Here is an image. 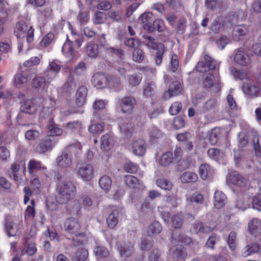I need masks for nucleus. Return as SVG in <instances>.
Instances as JSON below:
<instances>
[{
  "instance_id": "f257e3e1",
  "label": "nucleus",
  "mask_w": 261,
  "mask_h": 261,
  "mask_svg": "<svg viewBox=\"0 0 261 261\" xmlns=\"http://www.w3.org/2000/svg\"><path fill=\"white\" fill-rule=\"evenodd\" d=\"M58 181L56 189L57 201L65 204L73 199L76 193L74 183L69 180H63L58 178Z\"/></svg>"
},
{
  "instance_id": "f03ea898",
  "label": "nucleus",
  "mask_w": 261,
  "mask_h": 261,
  "mask_svg": "<svg viewBox=\"0 0 261 261\" xmlns=\"http://www.w3.org/2000/svg\"><path fill=\"white\" fill-rule=\"evenodd\" d=\"M34 29L24 21H20L16 24L14 34L18 39V48L20 52L23 49L24 43H25L24 38H26L27 44L32 42L34 40Z\"/></svg>"
},
{
  "instance_id": "7ed1b4c3",
  "label": "nucleus",
  "mask_w": 261,
  "mask_h": 261,
  "mask_svg": "<svg viewBox=\"0 0 261 261\" xmlns=\"http://www.w3.org/2000/svg\"><path fill=\"white\" fill-rule=\"evenodd\" d=\"M80 146L79 143H73L66 146L56 159L58 167L62 169L69 168L72 164L73 150L79 148Z\"/></svg>"
},
{
  "instance_id": "20e7f679",
  "label": "nucleus",
  "mask_w": 261,
  "mask_h": 261,
  "mask_svg": "<svg viewBox=\"0 0 261 261\" xmlns=\"http://www.w3.org/2000/svg\"><path fill=\"white\" fill-rule=\"evenodd\" d=\"M64 227L66 232L74 234L75 236L72 238L74 246L77 245V244L75 242L76 239V238L85 237L84 233L79 232L81 225L79 221L75 218H70L67 219L64 222Z\"/></svg>"
},
{
  "instance_id": "39448f33",
  "label": "nucleus",
  "mask_w": 261,
  "mask_h": 261,
  "mask_svg": "<svg viewBox=\"0 0 261 261\" xmlns=\"http://www.w3.org/2000/svg\"><path fill=\"white\" fill-rule=\"evenodd\" d=\"M58 140L53 136H47L41 139L37 146L36 150L40 153H45L53 149Z\"/></svg>"
},
{
  "instance_id": "423d86ee",
  "label": "nucleus",
  "mask_w": 261,
  "mask_h": 261,
  "mask_svg": "<svg viewBox=\"0 0 261 261\" xmlns=\"http://www.w3.org/2000/svg\"><path fill=\"white\" fill-rule=\"evenodd\" d=\"M120 107L123 113L130 114L136 105V99L133 96H125L120 100Z\"/></svg>"
},
{
  "instance_id": "0eeeda50",
  "label": "nucleus",
  "mask_w": 261,
  "mask_h": 261,
  "mask_svg": "<svg viewBox=\"0 0 261 261\" xmlns=\"http://www.w3.org/2000/svg\"><path fill=\"white\" fill-rule=\"evenodd\" d=\"M218 63L215 60L210 56L205 55L204 60L199 61L197 63L196 69L200 72H205L216 69Z\"/></svg>"
},
{
  "instance_id": "6e6552de",
  "label": "nucleus",
  "mask_w": 261,
  "mask_h": 261,
  "mask_svg": "<svg viewBox=\"0 0 261 261\" xmlns=\"http://www.w3.org/2000/svg\"><path fill=\"white\" fill-rule=\"evenodd\" d=\"M233 61L238 64L243 66H249L251 62L249 56L246 54L242 48H239L234 51Z\"/></svg>"
},
{
  "instance_id": "1a4fd4ad",
  "label": "nucleus",
  "mask_w": 261,
  "mask_h": 261,
  "mask_svg": "<svg viewBox=\"0 0 261 261\" xmlns=\"http://www.w3.org/2000/svg\"><path fill=\"white\" fill-rule=\"evenodd\" d=\"M78 174L85 181H90L94 177V167L88 163H83L79 167Z\"/></svg>"
},
{
  "instance_id": "9d476101",
  "label": "nucleus",
  "mask_w": 261,
  "mask_h": 261,
  "mask_svg": "<svg viewBox=\"0 0 261 261\" xmlns=\"http://www.w3.org/2000/svg\"><path fill=\"white\" fill-rule=\"evenodd\" d=\"M243 92L248 95L257 97L259 95L260 87L258 85L251 81L243 83L242 86Z\"/></svg>"
},
{
  "instance_id": "9b49d317",
  "label": "nucleus",
  "mask_w": 261,
  "mask_h": 261,
  "mask_svg": "<svg viewBox=\"0 0 261 261\" xmlns=\"http://www.w3.org/2000/svg\"><path fill=\"white\" fill-rule=\"evenodd\" d=\"M182 90V87L180 83L177 81H174L169 86L168 90L164 93L163 98L165 100H167L173 96L179 95Z\"/></svg>"
},
{
  "instance_id": "f8f14e48",
  "label": "nucleus",
  "mask_w": 261,
  "mask_h": 261,
  "mask_svg": "<svg viewBox=\"0 0 261 261\" xmlns=\"http://www.w3.org/2000/svg\"><path fill=\"white\" fill-rule=\"evenodd\" d=\"M227 181L241 188L245 187L247 185L246 179L236 171H233L229 173Z\"/></svg>"
},
{
  "instance_id": "ddd939ff",
  "label": "nucleus",
  "mask_w": 261,
  "mask_h": 261,
  "mask_svg": "<svg viewBox=\"0 0 261 261\" xmlns=\"http://www.w3.org/2000/svg\"><path fill=\"white\" fill-rule=\"evenodd\" d=\"M170 253L174 261H184L187 256L184 248L180 245L172 246Z\"/></svg>"
},
{
  "instance_id": "4468645a",
  "label": "nucleus",
  "mask_w": 261,
  "mask_h": 261,
  "mask_svg": "<svg viewBox=\"0 0 261 261\" xmlns=\"http://www.w3.org/2000/svg\"><path fill=\"white\" fill-rule=\"evenodd\" d=\"M117 250L122 257H128L134 253V245L130 242L117 245Z\"/></svg>"
},
{
  "instance_id": "2eb2a0df",
  "label": "nucleus",
  "mask_w": 261,
  "mask_h": 261,
  "mask_svg": "<svg viewBox=\"0 0 261 261\" xmlns=\"http://www.w3.org/2000/svg\"><path fill=\"white\" fill-rule=\"evenodd\" d=\"M91 82L98 89L104 88L108 86V77L103 73L97 72L93 75Z\"/></svg>"
},
{
  "instance_id": "dca6fc26",
  "label": "nucleus",
  "mask_w": 261,
  "mask_h": 261,
  "mask_svg": "<svg viewBox=\"0 0 261 261\" xmlns=\"http://www.w3.org/2000/svg\"><path fill=\"white\" fill-rule=\"evenodd\" d=\"M106 211L107 212H111L106 221L109 227L113 228L118 222L119 211L117 208L114 207L107 208Z\"/></svg>"
},
{
  "instance_id": "f3484780",
  "label": "nucleus",
  "mask_w": 261,
  "mask_h": 261,
  "mask_svg": "<svg viewBox=\"0 0 261 261\" xmlns=\"http://www.w3.org/2000/svg\"><path fill=\"white\" fill-rule=\"evenodd\" d=\"M146 144L144 140L138 139L135 141L132 144L133 152L137 156H142L145 152Z\"/></svg>"
},
{
  "instance_id": "a211bd4d",
  "label": "nucleus",
  "mask_w": 261,
  "mask_h": 261,
  "mask_svg": "<svg viewBox=\"0 0 261 261\" xmlns=\"http://www.w3.org/2000/svg\"><path fill=\"white\" fill-rule=\"evenodd\" d=\"M248 229L252 236H258L261 234V221L257 218L252 219L248 223Z\"/></svg>"
},
{
  "instance_id": "6ab92c4d",
  "label": "nucleus",
  "mask_w": 261,
  "mask_h": 261,
  "mask_svg": "<svg viewBox=\"0 0 261 261\" xmlns=\"http://www.w3.org/2000/svg\"><path fill=\"white\" fill-rule=\"evenodd\" d=\"M107 103V101L101 99H97L95 100L93 105V108L94 110L93 114L96 118L101 120L105 119V115H100V112L105 108Z\"/></svg>"
},
{
  "instance_id": "aec40b11",
  "label": "nucleus",
  "mask_w": 261,
  "mask_h": 261,
  "mask_svg": "<svg viewBox=\"0 0 261 261\" xmlns=\"http://www.w3.org/2000/svg\"><path fill=\"white\" fill-rule=\"evenodd\" d=\"M208 141L211 145H215L222 136V130L219 127H215L207 133Z\"/></svg>"
},
{
  "instance_id": "412c9836",
  "label": "nucleus",
  "mask_w": 261,
  "mask_h": 261,
  "mask_svg": "<svg viewBox=\"0 0 261 261\" xmlns=\"http://www.w3.org/2000/svg\"><path fill=\"white\" fill-rule=\"evenodd\" d=\"M214 204L216 208L220 209L226 204L227 198L224 193L222 191L217 190L214 194Z\"/></svg>"
},
{
  "instance_id": "4be33fe9",
  "label": "nucleus",
  "mask_w": 261,
  "mask_h": 261,
  "mask_svg": "<svg viewBox=\"0 0 261 261\" xmlns=\"http://www.w3.org/2000/svg\"><path fill=\"white\" fill-rule=\"evenodd\" d=\"M114 145L113 137L109 134L102 135L100 139V148L105 151L110 150Z\"/></svg>"
},
{
  "instance_id": "5701e85b",
  "label": "nucleus",
  "mask_w": 261,
  "mask_h": 261,
  "mask_svg": "<svg viewBox=\"0 0 261 261\" xmlns=\"http://www.w3.org/2000/svg\"><path fill=\"white\" fill-rule=\"evenodd\" d=\"M62 53L66 57L72 58L74 56V50L73 46V42L70 40L68 37L62 47Z\"/></svg>"
},
{
  "instance_id": "b1692460",
  "label": "nucleus",
  "mask_w": 261,
  "mask_h": 261,
  "mask_svg": "<svg viewBox=\"0 0 261 261\" xmlns=\"http://www.w3.org/2000/svg\"><path fill=\"white\" fill-rule=\"evenodd\" d=\"M213 173V170L211 168L210 165L207 164H202L199 167V175L203 180L211 178Z\"/></svg>"
},
{
  "instance_id": "393cba45",
  "label": "nucleus",
  "mask_w": 261,
  "mask_h": 261,
  "mask_svg": "<svg viewBox=\"0 0 261 261\" xmlns=\"http://www.w3.org/2000/svg\"><path fill=\"white\" fill-rule=\"evenodd\" d=\"M47 129L50 135L49 136H59L63 133V130L59 124H56L53 119H50L47 125Z\"/></svg>"
},
{
  "instance_id": "a878e982",
  "label": "nucleus",
  "mask_w": 261,
  "mask_h": 261,
  "mask_svg": "<svg viewBox=\"0 0 261 261\" xmlns=\"http://www.w3.org/2000/svg\"><path fill=\"white\" fill-rule=\"evenodd\" d=\"M214 230V227L210 225H204L202 222H198L193 226L192 231L195 233H207Z\"/></svg>"
},
{
  "instance_id": "bb28decb",
  "label": "nucleus",
  "mask_w": 261,
  "mask_h": 261,
  "mask_svg": "<svg viewBox=\"0 0 261 261\" xmlns=\"http://www.w3.org/2000/svg\"><path fill=\"white\" fill-rule=\"evenodd\" d=\"M37 110V106L34 104L33 100H27L23 102L20 107L21 112L32 114Z\"/></svg>"
},
{
  "instance_id": "cd10ccee",
  "label": "nucleus",
  "mask_w": 261,
  "mask_h": 261,
  "mask_svg": "<svg viewBox=\"0 0 261 261\" xmlns=\"http://www.w3.org/2000/svg\"><path fill=\"white\" fill-rule=\"evenodd\" d=\"M87 95V89L86 87L82 86L79 88L75 95V102L78 106L81 107L85 103Z\"/></svg>"
},
{
  "instance_id": "c85d7f7f",
  "label": "nucleus",
  "mask_w": 261,
  "mask_h": 261,
  "mask_svg": "<svg viewBox=\"0 0 261 261\" xmlns=\"http://www.w3.org/2000/svg\"><path fill=\"white\" fill-rule=\"evenodd\" d=\"M5 228L9 236H15L18 231L17 225L14 223L9 218L5 219Z\"/></svg>"
},
{
  "instance_id": "c756f323",
  "label": "nucleus",
  "mask_w": 261,
  "mask_h": 261,
  "mask_svg": "<svg viewBox=\"0 0 261 261\" xmlns=\"http://www.w3.org/2000/svg\"><path fill=\"white\" fill-rule=\"evenodd\" d=\"M165 29V24L163 20L157 19L152 21L151 25H146L145 30L149 32H154L156 30L160 32H163Z\"/></svg>"
},
{
  "instance_id": "7c9ffc66",
  "label": "nucleus",
  "mask_w": 261,
  "mask_h": 261,
  "mask_svg": "<svg viewBox=\"0 0 261 261\" xmlns=\"http://www.w3.org/2000/svg\"><path fill=\"white\" fill-rule=\"evenodd\" d=\"M251 198L248 196H245L237 200L236 206L237 208L244 211L250 207Z\"/></svg>"
},
{
  "instance_id": "2f4dec72",
  "label": "nucleus",
  "mask_w": 261,
  "mask_h": 261,
  "mask_svg": "<svg viewBox=\"0 0 261 261\" xmlns=\"http://www.w3.org/2000/svg\"><path fill=\"white\" fill-rule=\"evenodd\" d=\"M176 240L179 242L187 244H190L192 242L191 239L185 234H177L176 232H173L171 236V243L173 245L175 244Z\"/></svg>"
},
{
  "instance_id": "473e14b6",
  "label": "nucleus",
  "mask_w": 261,
  "mask_h": 261,
  "mask_svg": "<svg viewBox=\"0 0 261 261\" xmlns=\"http://www.w3.org/2000/svg\"><path fill=\"white\" fill-rule=\"evenodd\" d=\"M180 179L184 183L194 182L198 180V177L196 173L187 171L180 175Z\"/></svg>"
},
{
  "instance_id": "72a5a7b5",
  "label": "nucleus",
  "mask_w": 261,
  "mask_h": 261,
  "mask_svg": "<svg viewBox=\"0 0 261 261\" xmlns=\"http://www.w3.org/2000/svg\"><path fill=\"white\" fill-rule=\"evenodd\" d=\"M224 25V19L222 17H217L212 22L211 25V30L215 33H218L223 29Z\"/></svg>"
},
{
  "instance_id": "f704fd0d",
  "label": "nucleus",
  "mask_w": 261,
  "mask_h": 261,
  "mask_svg": "<svg viewBox=\"0 0 261 261\" xmlns=\"http://www.w3.org/2000/svg\"><path fill=\"white\" fill-rule=\"evenodd\" d=\"M259 250V246L257 243H252L246 245L242 251V256L247 257L251 254L257 252Z\"/></svg>"
},
{
  "instance_id": "c9c22d12",
  "label": "nucleus",
  "mask_w": 261,
  "mask_h": 261,
  "mask_svg": "<svg viewBox=\"0 0 261 261\" xmlns=\"http://www.w3.org/2000/svg\"><path fill=\"white\" fill-rule=\"evenodd\" d=\"M42 169H45L40 161L31 160L28 164V170L30 174H33Z\"/></svg>"
},
{
  "instance_id": "e433bc0d",
  "label": "nucleus",
  "mask_w": 261,
  "mask_h": 261,
  "mask_svg": "<svg viewBox=\"0 0 261 261\" xmlns=\"http://www.w3.org/2000/svg\"><path fill=\"white\" fill-rule=\"evenodd\" d=\"M155 84L152 81H147L143 87V95L146 97L152 96L155 90Z\"/></svg>"
},
{
  "instance_id": "4c0bfd02",
  "label": "nucleus",
  "mask_w": 261,
  "mask_h": 261,
  "mask_svg": "<svg viewBox=\"0 0 261 261\" xmlns=\"http://www.w3.org/2000/svg\"><path fill=\"white\" fill-rule=\"evenodd\" d=\"M173 153L168 151L162 155L160 159L159 163L161 166L166 167L169 165L173 162Z\"/></svg>"
},
{
  "instance_id": "58836bf2",
  "label": "nucleus",
  "mask_w": 261,
  "mask_h": 261,
  "mask_svg": "<svg viewBox=\"0 0 261 261\" xmlns=\"http://www.w3.org/2000/svg\"><path fill=\"white\" fill-rule=\"evenodd\" d=\"M28 82L27 77L22 73H17L14 77V85L17 88L24 87Z\"/></svg>"
},
{
  "instance_id": "ea45409f",
  "label": "nucleus",
  "mask_w": 261,
  "mask_h": 261,
  "mask_svg": "<svg viewBox=\"0 0 261 261\" xmlns=\"http://www.w3.org/2000/svg\"><path fill=\"white\" fill-rule=\"evenodd\" d=\"M65 128L72 133L78 132L82 129V123L78 120L69 122L66 124Z\"/></svg>"
},
{
  "instance_id": "a19ab883",
  "label": "nucleus",
  "mask_w": 261,
  "mask_h": 261,
  "mask_svg": "<svg viewBox=\"0 0 261 261\" xmlns=\"http://www.w3.org/2000/svg\"><path fill=\"white\" fill-rule=\"evenodd\" d=\"M108 86L116 90L120 89L121 82L119 77L115 75H108Z\"/></svg>"
},
{
  "instance_id": "79ce46f5",
  "label": "nucleus",
  "mask_w": 261,
  "mask_h": 261,
  "mask_svg": "<svg viewBox=\"0 0 261 261\" xmlns=\"http://www.w3.org/2000/svg\"><path fill=\"white\" fill-rule=\"evenodd\" d=\"M139 22L143 24V27L145 29L146 25H151L153 21L152 13L151 12L144 13L142 14L138 19Z\"/></svg>"
},
{
  "instance_id": "37998d69",
  "label": "nucleus",
  "mask_w": 261,
  "mask_h": 261,
  "mask_svg": "<svg viewBox=\"0 0 261 261\" xmlns=\"http://www.w3.org/2000/svg\"><path fill=\"white\" fill-rule=\"evenodd\" d=\"M142 75L141 73H134L127 76L129 85L132 87L138 86L141 82Z\"/></svg>"
},
{
  "instance_id": "c03bdc74",
  "label": "nucleus",
  "mask_w": 261,
  "mask_h": 261,
  "mask_svg": "<svg viewBox=\"0 0 261 261\" xmlns=\"http://www.w3.org/2000/svg\"><path fill=\"white\" fill-rule=\"evenodd\" d=\"M111 178L108 175L102 176L99 180V185L100 188L105 191H109L112 186Z\"/></svg>"
},
{
  "instance_id": "a18cd8bd",
  "label": "nucleus",
  "mask_w": 261,
  "mask_h": 261,
  "mask_svg": "<svg viewBox=\"0 0 261 261\" xmlns=\"http://www.w3.org/2000/svg\"><path fill=\"white\" fill-rule=\"evenodd\" d=\"M217 105V101L215 99L207 100L201 107L200 113H205L214 109Z\"/></svg>"
},
{
  "instance_id": "49530a36",
  "label": "nucleus",
  "mask_w": 261,
  "mask_h": 261,
  "mask_svg": "<svg viewBox=\"0 0 261 261\" xmlns=\"http://www.w3.org/2000/svg\"><path fill=\"white\" fill-rule=\"evenodd\" d=\"M163 252L158 248L152 249L149 253V261H163L162 258Z\"/></svg>"
},
{
  "instance_id": "de8ad7c7",
  "label": "nucleus",
  "mask_w": 261,
  "mask_h": 261,
  "mask_svg": "<svg viewBox=\"0 0 261 261\" xmlns=\"http://www.w3.org/2000/svg\"><path fill=\"white\" fill-rule=\"evenodd\" d=\"M248 32V29L245 25H238L234 27L233 35L234 37H240L246 35Z\"/></svg>"
},
{
  "instance_id": "09e8293b",
  "label": "nucleus",
  "mask_w": 261,
  "mask_h": 261,
  "mask_svg": "<svg viewBox=\"0 0 261 261\" xmlns=\"http://www.w3.org/2000/svg\"><path fill=\"white\" fill-rule=\"evenodd\" d=\"M124 181L128 187L132 189L137 188L139 185V180L135 176L131 175L125 176Z\"/></svg>"
},
{
  "instance_id": "8fccbe9b",
  "label": "nucleus",
  "mask_w": 261,
  "mask_h": 261,
  "mask_svg": "<svg viewBox=\"0 0 261 261\" xmlns=\"http://www.w3.org/2000/svg\"><path fill=\"white\" fill-rule=\"evenodd\" d=\"M145 55L143 51L139 48H135L132 53L133 60L137 63H141L144 59Z\"/></svg>"
},
{
  "instance_id": "3c124183",
  "label": "nucleus",
  "mask_w": 261,
  "mask_h": 261,
  "mask_svg": "<svg viewBox=\"0 0 261 261\" xmlns=\"http://www.w3.org/2000/svg\"><path fill=\"white\" fill-rule=\"evenodd\" d=\"M156 183L159 187L165 190H170L172 189L173 186L171 181L164 178L158 179L156 180Z\"/></svg>"
},
{
  "instance_id": "603ef678",
  "label": "nucleus",
  "mask_w": 261,
  "mask_h": 261,
  "mask_svg": "<svg viewBox=\"0 0 261 261\" xmlns=\"http://www.w3.org/2000/svg\"><path fill=\"white\" fill-rule=\"evenodd\" d=\"M86 53L89 57L96 58L99 53L98 45L94 43H91L88 45L86 49Z\"/></svg>"
},
{
  "instance_id": "864d4df0",
  "label": "nucleus",
  "mask_w": 261,
  "mask_h": 261,
  "mask_svg": "<svg viewBox=\"0 0 261 261\" xmlns=\"http://www.w3.org/2000/svg\"><path fill=\"white\" fill-rule=\"evenodd\" d=\"M120 129L122 134L126 137H129L133 130V125L129 122H123L119 125Z\"/></svg>"
},
{
  "instance_id": "5fc2aeb1",
  "label": "nucleus",
  "mask_w": 261,
  "mask_h": 261,
  "mask_svg": "<svg viewBox=\"0 0 261 261\" xmlns=\"http://www.w3.org/2000/svg\"><path fill=\"white\" fill-rule=\"evenodd\" d=\"M213 78V74L210 73L202 75V84L205 88H210L214 85Z\"/></svg>"
},
{
  "instance_id": "6e6d98bb",
  "label": "nucleus",
  "mask_w": 261,
  "mask_h": 261,
  "mask_svg": "<svg viewBox=\"0 0 261 261\" xmlns=\"http://www.w3.org/2000/svg\"><path fill=\"white\" fill-rule=\"evenodd\" d=\"M143 37L146 41V44L147 46L153 49L156 50L159 49L160 45H164L162 43H156L155 39L151 36L144 35Z\"/></svg>"
},
{
  "instance_id": "4d7b16f0",
  "label": "nucleus",
  "mask_w": 261,
  "mask_h": 261,
  "mask_svg": "<svg viewBox=\"0 0 261 261\" xmlns=\"http://www.w3.org/2000/svg\"><path fill=\"white\" fill-rule=\"evenodd\" d=\"M88 256L87 250L81 249L72 257V261H85Z\"/></svg>"
},
{
  "instance_id": "13d9d810",
  "label": "nucleus",
  "mask_w": 261,
  "mask_h": 261,
  "mask_svg": "<svg viewBox=\"0 0 261 261\" xmlns=\"http://www.w3.org/2000/svg\"><path fill=\"white\" fill-rule=\"evenodd\" d=\"M165 52V47L164 45H160L159 49H156L154 57V61L156 65L159 66L161 64Z\"/></svg>"
},
{
  "instance_id": "bf43d9fd",
  "label": "nucleus",
  "mask_w": 261,
  "mask_h": 261,
  "mask_svg": "<svg viewBox=\"0 0 261 261\" xmlns=\"http://www.w3.org/2000/svg\"><path fill=\"white\" fill-rule=\"evenodd\" d=\"M95 254L98 258H105L108 257L110 253L108 250L104 246H97L94 249Z\"/></svg>"
},
{
  "instance_id": "052dcab7",
  "label": "nucleus",
  "mask_w": 261,
  "mask_h": 261,
  "mask_svg": "<svg viewBox=\"0 0 261 261\" xmlns=\"http://www.w3.org/2000/svg\"><path fill=\"white\" fill-rule=\"evenodd\" d=\"M104 127L103 123H93L89 126L88 130L91 133L96 135L102 133L103 131Z\"/></svg>"
},
{
  "instance_id": "680f3d73",
  "label": "nucleus",
  "mask_w": 261,
  "mask_h": 261,
  "mask_svg": "<svg viewBox=\"0 0 261 261\" xmlns=\"http://www.w3.org/2000/svg\"><path fill=\"white\" fill-rule=\"evenodd\" d=\"M227 241L230 249L234 250L237 246V233L234 231L230 232Z\"/></svg>"
},
{
  "instance_id": "e2e57ef3",
  "label": "nucleus",
  "mask_w": 261,
  "mask_h": 261,
  "mask_svg": "<svg viewBox=\"0 0 261 261\" xmlns=\"http://www.w3.org/2000/svg\"><path fill=\"white\" fill-rule=\"evenodd\" d=\"M123 169L126 172L135 173L138 171L139 166L132 162H127L124 164Z\"/></svg>"
},
{
  "instance_id": "0e129e2a",
  "label": "nucleus",
  "mask_w": 261,
  "mask_h": 261,
  "mask_svg": "<svg viewBox=\"0 0 261 261\" xmlns=\"http://www.w3.org/2000/svg\"><path fill=\"white\" fill-rule=\"evenodd\" d=\"M252 142L256 156H261V147L259 143V137L257 134L254 135Z\"/></svg>"
},
{
  "instance_id": "69168bd1",
  "label": "nucleus",
  "mask_w": 261,
  "mask_h": 261,
  "mask_svg": "<svg viewBox=\"0 0 261 261\" xmlns=\"http://www.w3.org/2000/svg\"><path fill=\"white\" fill-rule=\"evenodd\" d=\"M162 229L161 224L158 221H154L149 226L148 232H150L152 234H159Z\"/></svg>"
},
{
  "instance_id": "338daca9",
  "label": "nucleus",
  "mask_w": 261,
  "mask_h": 261,
  "mask_svg": "<svg viewBox=\"0 0 261 261\" xmlns=\"http://www.w3.org/2000/svg\"><path fill=\"white\" fill-rule=\"evenodd\" d=\"M54 38L53 33H48L42 38L40 42L41 46L44 47L48 46L54 41Z\"/></svg>"
},
{
  "instance_id": "774afa93",
  "label": "nucleus",
  "mask_w": 261,
  "mask_h": 261,
  "mask_svg": "<svg viewBox=\"0 0 261 261\" xmlns=\"http://www.w3.org/2000/svg\"><path fill=\"white\" fill-rule=\"evenodd\" d=\"M252 207L254 209L261 211V195L258 194L251 199Z\"/></svg>"
}]
</instances>
